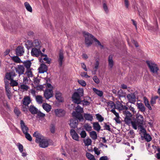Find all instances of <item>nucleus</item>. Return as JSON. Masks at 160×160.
Segmentation results:
<instances>
[{
	"mask_svg": "<svg viewBox=\"0 0 160 160\" xmlns=\"http://www.w3.org/2000/svg\"><path fill=\"white\" fill-rule=\"evenodd\" d=\"M83 34L85 38V43L87 47L91 46L92 44L93 40H94L97 42L98 45L100 46L101 49L103 48V46L102 45L100 42L91 34L87 32H83Z\"/></svg>",
	"mask_w": 160,
	"mask_h": 160,
	"instance_id": "1",
	"label": "nucleus"
},
{
	"mask_svg": "<svg viewBox=\"0 0 160 160\" xmlns=\"http://www.w3.org/2000/svg\"><path fill=\"white\" fill-rule=\"evenodd\" d=\"M33 136L36 138L35 142L39 144V146L40 147L45 148L48 146L49 143L48 140L45 139L44 137L38 132H35Z\"/></svg>",
	"mask_w": 160,
	"mask_h": 160,
	"instance_id": "2",
	"label": "nucleus"
},
{
	"mask_svg": "<svg viewBox=\"0 0 160 160\" xmlns=\"http://www.w3.org/2000/svg\"><path fill=\"white\" fill-rule=\"evenodd\" d=\"M10 109L9 107L7 104V102L5 100L4 96L2 94L0 95V111L1 114L3 117L9 118V114L4 111V108Z\"/></svg>",
	"mask_w": 160,
	"mask_h": 160,
	"instance_id": "3",
	"label": "nucleus"
},
{
	"mask_svg": "<svg viewBox=\"0 0 160 160\" xmlns=\"http://www.w3.org/2000/svg\"><path fill=\"white\" fill-rule=\"evenodd\" d=\"M144 122L143 117L140 114H138L136 115V121H132L131 124L132 128L136 130L137 129L138 126L142 125Z\"/></svg>",
	"mask_w": 160,
	"mask_h": 160,
	"instance_id": "4",
	"label": "nucleus"
},
{
	"mask_svg": "<svg viewBox=\"0 0 160 160\" xmlns=\"http://www.w3.org/2000/svg\"><path fill=\"white\" fill-rule=\"evenodd\" d=\"M83 91H78L72 95V98L74 102L78 104L82 102V98L83 97Z\"/></svg>",
	"mask_w": 160,
	"mask_h": 160,
	"instance_id": "5",
	"label": "nucleus"
},
{
	"mask_svg": "<svg viewBox=\"0 0 160 160\" xmlns=\"http://www.w3.org/2000/svg\"><path fill=\"white\" fill-rule=\"evenodd\" d=\"M146 63L150 69V71L153 73L157 74L158 71L159 70L157 65L155 63L148 61H147Z\"/></svg>",
	"mask_w": 160,
	"mask_h": 160,
	"instance_id": "6",
	"label": "nucleus"
},
{
	"mask_svg": "<svg viewBox=\"0 0 160 160\" xmlns=\"http://www.w3.org/2000/svg\"><path fill=\"white\" fill-rule=\"evenodd\" d=\"M123 112L125 116L124 121L126 123L128 124L132 123V121L131 117L132 115L131 113L127 110H124L123 111Z\"/></svg>",
	"mask_w": 160,
	"mask_h": 160,
	"instance_id": "7",
	"label": "nucleus"
},
{
	"mask_svg": "<svg viewBox=\"0 0 160 160\" xmlns=\"http://www.w3.org/2000/svg\"><path fill=\"white\" fill-rule=\"evenodd\" d=\"M40 49V48H33L31 52V55L33 56L38 57L40 54H42V53L41 52Z\"/></svg>",
	"mask_w": 160,
	"mask_h": 160,
	"instance_id": "8",
	"label": "nucleus"
},
{
	"mask_svg": "<svg viewBox=\"0 0 160 160\" xmlns=\"http://www.w3.org/2000/svg\"><path fill=\"white\" fill-rule=\"evenodd\" d=\"M54 112L56 115L59 117L64 116L66 113L65 111L62 109H55Z\"/></svg>",
	"mask_w": 160,
	"mask_h": 160,
	"instance_id": "9",
	"label": "nucleus"
},
{
	"mask_svg": "<svg viewBox=\"0 0 160 160\" xmlns=\"http://www.w3.org/2000/svg\"><path fill=\"white\" fill-rule=\"evenodd\" d=\"M69 122V124L71 128H75L77 127L78 124V121L77 119L74 118L71 119L70 120Z\"/></svg>",
	"mask_w": 160,
	"mask_h": 160,
	"instance_id": "10",
	"label": "nucleus"
},
{
	"mask_svg": "<svg viewBox=\"0 0 160 160\" xmlns=\"http://www.w3.org/2000/svg\"><path fill=\"white\" fill-rule=\"evenodd\" d=\"M127 98L129 102L132 103L134 104L136 101V98L134 93L128 94Z\"/></svg>",
	"mask_w": 160,
	"mask_h": 160,
	"instance_id": "11",
	"label": "nucleus"
},
{
	"mask_svg": "<svg viewBox=\"0 0 160 160\" xmlns=\"http://www.w3.org/2000/svg\"><path fill=\"white\" fill-rule=\"evenodd\" d=\"M20 124L21 129L23 133L24 134L28 132L29 131V128L22 120L20 121Z\"/></svg>",
	"mask_w": 160,
	"mask_h": 160,
	"instance_id": "12",
	"label": "nucleus"
},
{
	"mask_svg": "<svg viewBox=\"0 0 160 160\" xmlns=\"http://www.w3.org/2000/svg\"><path fill=\"white\" fill-rule=\"evenodd\" d=\"M15 70L16 72L20 75L24 74L25 68L22 65H18V67L15 68Z\"/></svg>",
	"mask_w": 160,
	"mask_h": 160,
	"instance_id": "13",
	"label": "nucleus"
},
{
	"mask_svg": "<svg viewBox=\"0 0 160 160\" xmlns=\"http://www.w3.org/2000/svg\"><path fill=\"white\" fill-rule=\"evenodd\" d=\"M16 54L18 56H21L24 52V47L21 46H18L16 50Z\"/></svg>",
	"mask_w": 160,
	"mask_h": 160,
	"instance_id": "14",
	"label": "nucleus"
},
{
	"mask_svg": "<svg viewBox=\"0 0 160 160\" xmlns=\"http://www.w3.org/2000/svg\"><path fill=\"white\" fill-rule=\"evenodd\" d=\"M70 133L74 140L77 141H79V137L74 130L71 129L70 131Z\"/></svg>",
	"mask_w": 160,
	"mask_h": 160,
	"instance_id": "15",
	"label": "nucleus"
},
{
	"mask_svg": "<svg viewBox=\"0 0 160 160\" xmlns=\"http://www.w3.org/2000/svg\"><path fill=\"white\" fill-rule=\"evenodd\" d=\"M55 97L57 101L59 102H64L63 98L62 97V94L58 91H57L55 94Z\"/></svg>",
	"mask_w": 160,
	"mask_h": 160,
	"instance_id": "16",
	"label": "nucleus"
},
{
	"mask_svg": "<svg viewBox=\"0 0 160 160\" xmlns=\"http://www.w3.org/2000/svg\"><path fill=\"white\" fill-rule=\"evenodd\" d=\"M39 72L40 73H44L48 71V67L44 64H41L38 68Z\"/></svg>",
	"mask_w": 160,
	"mask_h": 160,
	"instance_id": "17",
	"label": "nucleus"
},
{
	"mask_svg": "<svg viewBox=\"0 0 160 160\" xmlns=\"http://www.w3.org/2000/svg\"><path fill=\"white\" fill-rule=\"evenodd\" d=\"M72 115L76 118L75 119H77L79 121L83 119L82 115L80 113L78 112H76L75 111H74L72 113Z\"/></svg>",
	"mask_w": 160,
	"mask_h": 160,
	"instance_id": "18",
	"label": "nucleus"
},
{
	"mask_svg": "<svg viewBox=\"0 0 160 160\" xmlns=\"http://www.w3.org/2000/svg\"><path fill=\"white\" fill-rule=\"evenodd\" d=\"M53 95V91H45L44 96L46 99H49L52 97Z\"/></svg>",
	"mask_w": 160,
	"mask_h": 160,
	"instance_id": "19",
	"label": "nucleus"
},
{
	"mask_svg": "<svg viewBox=\"0 0 160 160\" xmlns=\"http://www.w3.org/2000/svg\"><path fill=\"white\" fill-rule=\"evenodd\" d=\"M42 42L38 39H35L33 42V47L34 48H40L42 47Z\"/></svg>",
	"mask_w": 160,
	"mask_h": 160,
	"instance_id": "20",
	"label": "nucleus"
},
{
	"mask_svg": "<svg viewBox=\"0 0 160 160\" xmlns=\"http://www.w3.org/2000/svg\"><path fill=\"white\" fill-rule=\"evenodd\" d=\"M64 58L62 52H60L59 55V58L58 61L59 62V67H61Z\"/></svg>",
	"mask_w": 160,
	"mask_h": 160,
	"instance_id": "21",
	"label": "nucleus"
},
{
	"mask_svg": "<svg viewBox=\"0 0 160 160\" xmlns=\"http://www.w3.org/2000/svg\"><path fill=\"white\" fill-rule=\"evenodd\" d=\"M29 110L30 112L32 114H35L38 113V109L33 105L30 106Z\"/></svg>",
	"mask_w": 160,
	"mask_h": 160,
	"instance_id": "22",
	"label": "nucleus"
},
{
	"mask_svg": "<svg viewBox=\"0 0 160 160\" xmlns=\"http://www.w3.org/2000/svg\"><path fill=\"white\" fill-rule=\"evenodd\" d=\"M137 106L139 110L142 112H144L145 111V108L144 104L142 103H137Z\"/></svg>",
	"mask_w": 160,
	"mask_h": 160,
	"instance_id": "23",
	"label": "nucleus"
},
{
	"mask_svg": "<svg viewBox=\"0 0 160 160\" xmlns=\"http://www.w3.org/2000/svg\"><path fill=\"white\" fill-rule=\"evenodd\" d=\"M25 67L27 69H30V67L31 66L32 62L30 60H26L22 62Z\"/></svg>",
	"mask_w": 160,
	"mask_h": 160,
	"instance_id": "24",
	"label": "nucleus"
},
{
	"mask_svg": "<svg viewBox=\"0 0 160 160\" xmlns=\"http://www.w3.org/2000/svg\"><path fill=\"white\" fill-rule=\"evenodd\" d=\"M93 127L94 129L97 131H99L101 129V127L98 122H93L92 123Z\"/></svg>",
	"mask_w": 160,
	"mask_h": 160,
	"instance_id": "25",
	"label": "nucleus"
},
{
	"mask_svg": "<svg viewBox=\"0 0 160 160\" xmlns=\"http://www.w3.org/2000/svg\"><path fill=\"white\" fill-rule=\"evenodd\" d=\"M22 103L24 106H28L31 102L30 99L29 97L24 98L22 101Z\"/></svg>",
	"mask_w": 160,
	"mask_h": 160,
	"instance_id": "26",
	"label": "nucleus"
},
{
	"mask_svg": "<svg viewBox=\"0 0 160 160\" xmlns=\"http://www.w3.org/2000/svg\"><path fill=\"white\" fill-rule=\"evenodd\" d=\"M144 102L145 106L149 109L150 110H152V108L151 107L149 102L146 97L144 98Z\"/></svg>",
	"mask_w": 160,
	"mask_h": 160,
	"instance_id": "27",
	"label": "nucleus"
},
{
	"mask_svg": "<svg viewBox=\"0 0 160 160\" xmlns=\"http://www.w3.org/2000/svg\"><path fill=\"white\" fill-rule=\"evenodd\" d=\"M108 65L109 67L111 68H112L113 64L114 62L112 60V55H110L108 57Z\"/></svg>",
	"mask_w": 160,
	"mask_h": 160,
	"instance_id": "28",
	"label": "nucleus"
},
{
	"mask_svg": "<svg viewBox=\"0 0 160 160\" xmlns=\"http://www.w3.org/2000/svg\"><path fill=\"white\" fill-rule=\"evenodd\" d=\"M42 107L47 112H49L51 109V106L47 103H44L42 104Z\"/></svg>",
	"mask_w": 160,
	"mask_h": 160,
	"instance_id": "29",
	"label": "nucleus"
},
{
	"mask_svg": "<svg viewBox=\"0 0 160 160\" xmlns=\"http://www.w3.org/2000/svg\"><path fill=\"white\" fill-rule=\"evenodd\" d=\"M89 135L91 138L94 140H95L97 138V134L96 132L94 131L89 132Z\"/></svg>",
	"mask_w": 160,
	"mask_h": 160,
	"instance_id": "30",
	"label": "nucleus"
},
{
	"mask_svg": "<svg viewBox=\"0 0 160 160\" xmlns=\"http://www.w3.org/2000/svg\"><path fill=\"white\" fill-rule=\"evenodd\" d=\"M84 117L86 120L92 121L93 120L92 116L90 114L84 113Z\"/></svg>",
	"mask_w": 160,
	"mask_h": 160,
	"instance_id": "31",
	"label": "nucleus"
},
{
	"mask_svg": "<svg viewBox=\"0 0 160 160\" xmlns=\"http://www.w3.org/2000/svg\"><path fill=\"white\" fill-rule=\"evenodd\" d=\"M83 142L85 146H88L91 145L92 140L90 138H88L83 140Z\"/></svg>",
	"mask_w": 160,
	"mask_h": 160,
	"instance_id": "32",
	"label": "nucleus"
},
{
	"mask_svg": "<svg viewBox=\"0 0 160 160\" xmlns=\"http://www.w3.org/2000/svg\"><path fill=\"white\" fill-rule=\"evenodd\" d=\"M24 5L28 11L31 12H32V8L29 3L26 2L24 3Z\"/></svg>",
	"mask_w": 160,
	"mask_h": 160,
	"instance_id": "33",
	"label": "nucleus"
},
{
	"mask_svg": "<svg viewBox=\"0 0 160 160\" xmlns=\"http://www.w3.org/2000/svg\"><path fill=\"white\" fill-rule=\"evenodd\" d=\"M86 156L89 160H96L95 159L93 155L90 153L87 152L86 153Z\"/></svg>",
	"mask_w": 160,
	"mask_h": 160,
	"instance_id": "34",
	"label": "nucleus"
},
{
	"mask_svg": "<svg viewBox=\"0 0 160 160\" xmlns=\"http://www.w3.org/2000/svg\"><path fill=\"white\" fill-rule=\"evenodd\" d=\"M12 60L16 63H21L22 62L20 59L17 56H14L12 58Z\"/></svg>",
	"mask_w": 160,
	"mask_h": 160,
	"instance_id": "35",
	"label": "nucleus"
},
{
	"mask_svg": "<svg viewBox=\"0 0 160 160\" xmlns=\"http://www.w3.org/2000/svg\"><path fill=\"white\" fill-rule=\"evenodd\" d=\"M84 127L87 131H90L92 130V127L88 123L84 124Z\"/></svg>",
	"mask_w": 160,
	"mask_h": 160,
	"instance_id": "36",
	"label": "nucleus"
},
{
	"mask_svg": "<svg viewBox=\"0 0 160 160\" xmlns=\"http://www.w3.org/2000/svg\"><path fill=\"white\" fill-rule=\"evenodd\" d=\"M144 137L146 141L148 142H149L152 140V138L151 136L147 133L144 134Z\"/></svg>",
	"mask_w": 160,
	"mask_h": 160,
	"instance_id": "37",
	"label": "nucleus"
},
{
	"mask_svg": "<svg viewBox=\"0 0 160 160\" xmlns=\"http://www.w3.org/2000/svg\"><path fill=\"white\" fill-rule=\"evenodd\" d=\"M19 88L23 90H28L29 89V87L26 84H21L19 86Z\"/></svg>",
	"mask_w": 160,
	"mask_h": 160,
	"instance_id": "38",
	"label": "nucleus"
},
{
	"mask_svg": "<svg viewBox=\"0 0 160 160\" xmlns=\"http://www.w3.org/2000/svg\"><path fill=\"white\" fill-rule=\"evenodd\" d=\"M36 99L38 103L41 104L42 103V96L38 95L36 97Z\"/></svg>",
	"mask_w": 160,
	"mask_h": 160,
	"instance_id": "39",
	"label": "nucleus"
},
{
	"mask_svg": "<svg viewBox=\"0 0 160 160\" xmlns=\"http://www.w3.org/2000/svg\"><path fill=\"white\" fill-rule=\"evenodd\" d=\"M27 71L26 72L25 74L28 77H32V72L31 71V69H27Z\"/></svg>",
	"mask_w": 160,
	"mask_h": 160,
	"instance_id": "40",
	"label": "nucleus"
},
{
	"mask_svg": "<svg viewBox=\"0 0 160 160\" xmlns=\"http://www.w3.org/2000/svg\"><path fill=\"white\" fill-rule=\"evenodd\" d=\"M96 118L100 122H102L104 120V118L102 116L99 114H97L96 115Z\"/></svg>",
	"mask_w": 160,
	"mask_h": 160,
	"instance_id": "41",
	"label": "nucleus"
},
{
	"mask_svg": "<svg viewBox=\"0 0 160 160\" xmlns=\"http://www.w3.org/2000/svg\"><path fill=\"white\" fill-rule=\"evenodd\" d=\"M25 134L26 138L29 141H31L32 140V138L30 135L27 132L24 133Z\"/></svg>",
	"mask_w": 160,
	"mask_h": 160,
	"instance_id": "42",
	"label": "nucleus"
},
{
	"mask_svg": "<svg viewBox=\"0 0 160 160\" xmlns=\"http://www.w3.org/2000/svg\"><path fill=\"white\" fill-rule=\"evenodd\" d=\"M79 134L81 136V137L82 138H84L87 136L86 132L84 130L82 131Z\"/></svg>",
	"mask_w": 160,
	"mask_h": 160,
	"instance_id": "43",
	"label": "nucleus"
},
{
	"mask_svg": "<svg viewBox=\"0 0 160 160\" xmlns=\"http://www.w3.org/2000/svg\"><path fill=\"white\" fill-rule=\"evenodd\" d=\"M76 112H78L79 113H80L81 112H82L83 111L82 108L79 106L78 105L76 108Z\"/></svg>",
	"mask_w": 160,
	"mask_h": 160,
	"instance_id": "44",
	"label": "nucleus"
},
{
	"mask_svg": "<svg viewBox=\"0 0 160 160\" xmlns=\"http://www.w3.org/2000/svg\"><path fill=\"white\" fill-rule=\"evenodd\" d=\"M10 85L12 86H16L18 84V83L16 81L14 80L13 79L11 81Z\"/></svg>",
	"mask_w": 160,
	"mask_h": 160,
	"instance_id": "45",
	"label": "nucleus"
},
{
	"mask_svg": "<svg viewBox=\"0 0 160 160\" xmlns=\"http://www.w3.org/2000/svg\"><path fill=\"white\" fill-rule=\"evenodd\" d=\"M99 64V61L98 60H96L95 63V67L94 68L96 69V70L95 72V74L96 73V72L97 69H98V66Z\"/></svg>",
	"mask_w": 160,
	"mask_h": 160,
	"instance_id": "46",
	"label": "nucleus"
},
{
	"mask_svg": "<svg viewBox=\"0 0 160 160\" xmlns=\"http://www.w3.org/2000/svg\"><path fill=\"white\" fill-rule=\"evenodd\" d=\"M138 127L140 128V131L144 135V134L146 133V130L143 128V127L142 126V125H141V126H138Z\"/></svg>",
	"mask_w": 160,
	"mask_h": 160,
	"instance_id": "47",
	"label": "nucleus"
},
{
	"mask_svg": "<svg viewBox=\"0 0 160 160\" xmlns=\"http://www.w3.org/2000/svg\"><path fill=\"white\" fill-rule=\"evenodd\" d=\"M94 91L99 97H101L103 95V93L102 91Z\"/></svg>",
	"mask_w": 160,
	"mask_h": 160,
	"instance_id": "48",
	"label": "nucleus"
},
{
	"mask_svg": "<svg viewBox=\"0 0 160 160\" xmlns=\"http://www.w3.org/2000/svg\"><path fill=\"white\" fill-rule=\"evenodd\" d=\"M14 112L17 115L18 117L20 114L21 112L17 108H15L14 109Z\"/></svg>",
	"mask_w": 160,
	"mask_h": 160,
	"instance_id": "49",
	"label": "nucleus"
},
{
	"mask_svg": "<svg viewBox=\"0 0 160 160\" xmlns=\"http://www.w3.org/2000/svg\"><path fill=\"white\" fill-rule=\"evenodd\" d=\"M93 80L94 82L98 84L100 82V80L98 77L96 76H94L93 78Z\"/></svg>",
	"mask_w": 160,
	"mask_h": 160,
	"instance_id": "50",
	"label": "nucleus"
},
{
	"mask_svg": "<svg viewBox=\"0 0 160 160\" xmlns=\"http://www.w3.org/2000/svg\"><path fill=\"white\" fill-rule=\"evenodd\" d=\"M37 116L39 118H43L45 116V114L41 112H38Z\"/></svg>",
	"mask_w": 160,
	"mask_h": 160,
	"instance_id": "51",
	"label": "nucleus"
},
{
	"mask_svg": "<svg viewBox=\"0 0 160 160\" xmlns=\"http://www.w3.org/2000/svg\"><path fill=\"white\" fill-rule=\"evenodd\" d=\"M150 103L152 106L156 103V100L152 97L151 98V100L150 101Z\"/></svg>",
	"mask_w": 160,
	"mask_h": 160,
	"instance_id": "52",
	"label": "nucleus"
},
{
	"mask_svg": "<svg viewBox=\"0 0 160 160\" xmlns=\"http://www.w3.org/2000/svg\"><path fill=\"white\" fill-rule=\"evenodd\" d=\"M46 88L45 90H52L53 87L50 84L48 83L46 86Z\"/></svg>",
	"mask_w": 160,
	"mask_h": 160,
	"instance_id": "53",
	"label": "nucleus"
},
{
	"mask_svg": "<svg viewBox=\"0 0 160 160\" xmlns=\"http://www.w3.org/2000/svg\"><path fill=\"white\" fill-rule=\"evenodd\" d=\"M27 44L29 48L33 47V42H32V41L28 40L27 42Z\"/></svg>",
	"mask_w": 160,
	"mask_h": 160,
	"instance_id": "54",
	"label": "nucleus"
},
{
	"mask_svg": "<svg viewBox=\"0 0 160 160\" xmlns=\"http://www.w3.org/2000/svg\"><path fill=\"white\" fill-rule=\"evenodd\" d=\"M94 151L96 154L98 155L100 153V151L98 150V149L96 147H95L94 148Z\"/></svg>",
	"mask_w": 160,
	"mask_h": 160,
	"instance_id": "55",
	"label": "nucleus"
},
{
	"mask_svg": "<svg viewBox=\"0 0 160 160\" xmlns=\"http://www.w3.org/2000/svg\"><path fill=\"white\" fill-rule=\"evenodd\" d=\"M78 82L82 86H85L86 85L85 82L83 80H78Z\"/></svg>",
	"mask_w": 160,
	"mask_h": 160,
	"instance_id": "56",
	"label": "nucleus"
},
{
	"mask_svg": "<svg viewBox=\"0 0 160 160\" xmlns=\"http://www.w3.org/2000/svg\"><path fill=\"white\" fill-rule=\"evenodd\" d=\"M50 131L52 133H54L55 132V127L53 125H52L50 128Z\"/></svg>",
	"mask_w": 160,
	"mask_h": 160,
	"instance_id": "57",
	"label": "nucleus"
},
{
	"mask_svg": "<svg viewBox=\"0 0 160 160\" xmlns=\"http://www.w3.org/2000/svg\"><path fill=\"white\" fill-rule=\"evenodd\" d=\"M28 106H24V105H22V110L24 112H27L28 111Z\"/></svg>",
	"mask_w": 160,
	"mask_h": 160,
	"instance_id": "58",
	"label": "nucleus"
},
{
	"mask_svg": "<svg viewBox=\"0 0 160 160\" xmlns=\"http://www.w3.org/2000/svg\"><path fill=\"white\" fill-rule=\"evenodd\" d=\"M6 79H7L8 80H10L11 81V80L12 79V77L9 73H7L6 74Z\"/></svg>",
	"mask_w": 160,
	"mask_h": 160,
	"instance_id": "59",
	"label": "nucleus"
},
{
	"mask_svg": "<svg viewBox=\"0 0 160 160\" xmlns=\"http://www.w3.org/2000/svg\"><path fill=\"white\" fill-rule=\"evenodd\" d=\"M113 119L117 123L120 124L121 123V122L120 120V117L115 118Z\"/></svg>",
	"mask_w": 160,
	"mask_h": 160,
	"instance_id": "60",
	"label": "nucleus"
},
{
	"mask_svg": "<svg viewBox=\"0 0 160 160\" xmlns=\"http://www.w3.org/2000/svg\"><path fill=\"white\" fill-rule=\"evenodd\" d=\"M18 147L20 152H22L23 151V148L22 145L20 143H19L18 144Z\"/></svg>",
	"mask_w": 160,
	"mask_h": 160,
	"instance_id": "61",
	"label": "nucleus"
},
{
	"mask_svg": "<svg viewBox=\"0 0 160 160\" xmlns=\"http://www.w3.org/2000/svg\"><path fill=\"white\" fill-rule=\"evenodd\" d=\"M108 106H110L111 108H113L115 106L114 103L112 101H110L108 103Z\"/></svg>",
	"mask_w": 160,
	"mask_h": 160,
	"instance_id": "62",
	"label": "nucleus"
},
{
	"mask_svg": "<svg viewBox=\"0 0 160 160\" xmlns=\"http://www.w3.org/2000/svg\"><path fill=\"white\" fill-rule=\"evenodd\" d=\"M104 127V129L108 130V131H111L109 125L107 124L106 123H105Z\"/></svg>",
	"mask_w": 160,
	"mask_h": 160,
	"instance_id": "63",
	"label": "nucleus"
},
{
	"mask_svg": "<svg viewBox=\"0 0 160 160\" xmlns=\"http://www.w3.org/2000/svg\"><path fill=\"white\" fill-rule=\"evenodd\" d=\"M43 59L46 61V63L48 64H49L51 61V59L49 58L47 56L44 58Z\"/></svg>",
	"mask_w": 160,
	"mask_h": 160,
	"instance_id": "64",
	"label": "nucleus"
}]
</instances>
